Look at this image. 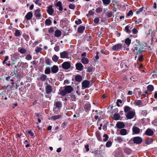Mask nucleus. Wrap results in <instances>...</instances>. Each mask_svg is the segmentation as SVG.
I'll list each match as a JSON object with an SVG mask.
<instances>
[{
    "instance_id": "nucleus-58",
    "label": "nucleus",
    "mask_w": 157,
    "mask_h": 157,
    "mask_svg": "<svg viewBox=\"0 0 157 157\" xmlns=\"http://www.w3.org/2000/svg\"><path fill=\"white\" fill-rule=\"evenodd\" d=\"M41 0H36L35 1V2L36 4L40 5H41Z\"/></svg>"
},
{
    "instance_id": "nucleus-44",
    "label": "nucleus",
    "mask_w": 157,
    "mask_h": 157,
    "mask_svg": "<svg viewBox=\"0 0 157 157\" xmlns=\"http://www.w3.org/2000/svg\"><path fill=\"white\" fill-rule=\"evenodd\" d=\"M136 105L138 106H143V104L140 100H138L136 103Z\"/></svg>"
},
{
    "instance_id": "nucleus-29",
    "label": "nucleus",
    "mask_w": 157,
    "mask_h": 157,
    "mask_svg": "<svg viewBox=\"0 0 157 157\" xmlns=\"http://www.w3.org/2000/svg\"><path fill=\"white\" fill-rule=\"evenodd\" d=\"M75 79L76 81L80 82L82 80V77L80 75H77L75 77Z\"/></svg>"
},
{
    "instance_id": "nucleus-53",
    "label": "nucleus",
    "mask_w": 157,
    "mask_h": 157,
    "mask_svg": "<svg viewBox=\"0 0 157 157\" xmlns=\"http://www.w3.org/2000/svg\"><path fill=\"white\" fill-rule=\"evenodd\" d=\"M69 7L71 9H74L75 8V6L74 4H70L69 5Z\"/></svg>"
},
{
    "instance_id": "nucleus-32",
    "label": "nucleus",
    "mask_w": 157,
    "mask_h": 157,
    "mask_svg": "<svg viewBox=\"0 0 157 157\" xmlns=\"http://www.w3.org/2000/svg\"><path fill=\"white\" fill-rule=\"evenodd\" d=\"M25 58L27 60H30L32 59V56L30 54H28L26 56Z\"/></svg>"
},
{
    "instance_id": "nucleus-45",
    "label": "nucleus",
    "mask_w": 157,
    "mask_h": 157,
    "mask_svg": "<svg viewBox=\"0 0 157 157\" xmlns=\"http://www.w3.org/2000/svg\"><path fill=\"white\" fill-rule=\"evenodd\" d=\"M103 4L105 5H108L110 2V0H102Z\"/></svg>"
},
{
    "instance_id": "nucleus-34",
    "label": "nucleus",
    "mask_w": 157,
    "mask_h": 157,
    "mask_svg": "<svg viewBox=\"0 0 157 157\" xmlns=\"http://www.w3.org/2000/svg\"><path fill=\"white\" fill-rule=\"evenodd\" d=\"M131 43V40L129 38H126L125 40V43L128 46L130 45Z\"/></svg>"
},
{
    "instance_id": "nucleus-4",
    "label": "nucleus",
    "mask_w": 157,
    "mask_h": 157,
    "mask_svg": "<svg viewBox=\"0 0 157 157\" xmlns=\"http://www.w3.org/2000/svg\"><path fill=\"white\" fill-rule=\"evenodd\" d=\"M28 67V64L27 63H24L21 61L19 62L18 63V67H20L22 68H27Z\"/></svg>"
},
{
    "instance_id": "nucleus-41",
    "label": "nucleus",
    "mask_w": 157,
    "mask_h": 157,
    "mask_svg": "<svg viewBox=\"0 0 157 157\" xmlns=\"http://www.w3.org/2000/svg\"><path fill=\"white\" fill-rule=\"evenodd\" d=\"M96 136L98 140L99 141H101V138L100 134L98 132L96 133Z\"/></svg>"
},
{
    "instance_id": "nucleus-46",
    "label": "nucleus",
    "mask_w": 157,
    "mask_h": 157,
    "mask_svg": "<svg viewBox=\"0 0 157 157\" xmlns=\"http://www.w3.org/2000/svg\"><path fill=\"white\" fill-rule=\"evenodd\" d=\"M94 9H93L92 10H90L89 11V13L88 14H87L86 15L87 16L88 14L90 15H93L94 14Z\"/></svg>"
},
{
    "instance_id": "nucleus-51",
    "label": "nucleus",
    "mask_w": 157,
    "mask_h": 157,
    "mask_svg": "<svg viewBox=\"0 0 157 157\" xmlns=\"http://www.w3.org/2000/svg\"><path fill=\"white\" fill-rule=\"evenodd\" d=\"M112 144V142L110 141H109L106 143V146L107 147H109L111 146Z\"/></svg>"
},
{
    "instance_id": "nucleus-61",
    "label": "nucleus",
    "mask_w": 157,
    "mask_h": 157,
    "mask_svg": "<svg viewBox=\"0 0 157 157\" xmlns=\"http://www.w3.org/2000/svg\"><path fill=\"white\" fill-rule=\"evenodd\" d=\"M141 113L144 116H146L147 114V110H144L142 111Z\"/></svg>"
},
{
    "instance_id": "nucleus-36",
    "label": "nucleus",
    "mask_w": 157,
    "mask_h": 157,
    "mask_svg": "<svg viewBox=\"0 0 157 157\" xmlns=\"http://www.w3.org/2000/svg\"><path fill=\"white\" fill-rule=\"evenodd\" d=\"M116 140L119 143H121L123 141V139L120 136H118L117 137Z\"/></svg>"
},
{
    "instance_id": "nucleus-30",
    "label": "nucleus",
    "mask_w": 157,
    "mask_h": 157,
    "mask_svg": "<svg viewBox=\"0 0 157 157\" xmlns=\"http://www.w3.org/2000/svg\"><path fill=\"white\" fill-rule=\"evenodd\" d=\"M18 52L21 54H24L26 52V49L25 48H21L18 49Z\"/></svg>"
},
{
    "instance_id": "nucleus-62",
    "label": "nucleus",
    "mask_w": 157,
    "mask_h": 157,
    "mask_svg": "<svg viewBox=\"0 0 157 157\" xmlns=\"http://www.w3.org/2000/svg\"><path fill=\"white\" fill-rule=\"evenodd\" d=\"M133 12L132 10H130L127 13V16H129L131 15H132L133 14Z\"/></svg>"
},
{
    "instance_id": "nucleus-27",
    "label": "nucleus",
    "mask_w": 157,
    "mask_h": 157,
    "mask_svg": "<svg viewBox=\"0 0 157 157\" xmlns=\"http://www.w3.org/2000/svg\"><path fill=\"white\" fill-rule=\"evenodd\" d=\"M85 29V27L84 26H81L78 27V31L79 33H82Z\"/></svg>"
},
{
    "instance_id": "nucleus-6",
    "label": "nucleus",
    "mask_w": 157,
    "mask_h": 157,
    "mask_svg": "<svg viewBox=\"0 0 157 157\" xmlns=\"http://www.w3.org/2000/svg\"><path fill=\"white\" fill-rule=\"evenodd\" d=\"M55 107L54 109H58L59 110L62 107V104L61 102L60 101H55Z\"/></svg>"
},
{
    "instance_id": "nucleus-64",
    "label": "nucleus",
    "mask_w": 157,
    "mask_h": 157,
    "mask_svg": "<svg viewBox=\"0 0 157 157\" xmlns=\"http://www.w3.org/2000/svg\"><path fill=\"white\" fill-rule=\"evenodd\" d=\"M38 61H36V60H34L32 62H31V63H32V64L34 65H36L38 64Z\"/></svg>"
},
{
    "instance_id": "nucleus-56",
    "label": "nucleus",
    "mask_w": 157,
    "mask_h": 157,
    "mask_svg": "<svg viewBox=\"0 0 157 157\" xmlns=\"http://www.w3.org/2000/svg\"><path fill=\"white\" fill-rule=\"evenodd\" d=\"M99 19L98 18H95L94 20V22L95 23L98 24L99 22Z\"/></svg>"
},
{
    "instance_id": "nucleus-31",
    "label": "nucleus",
    "mask_w": 157,
    "mask_h": 157,
    "mask_svg": "<svg viewBox=\"0 0 157 157\" xmlns=\"http://www.w3.org/2000/svg\"><path fill=\"white\" fill-rule=\"evenodd\" d=\"M21 31L20 30H16L15 31L14 35L16 36H19L21 35Z\"/></svg>"
},
{
    "instance_id": "nucleus-52",
    "label": "nucleus",
    "mask_w": 157,
    "mask_h": 157,
    "mask_svg": "<svg viewBox=\"0 0 157 157\" xmlns=\"http://www.w3.org/2000/svg\"><path fill=\"white\" fill-rule=\"evenodd\" d=\"M23 36L26 41H28L29 40V36L28 35H27V34L24 35H23Z\"/></svg>"
},
{
    "instance_id": "nucleus-35",
    "label": "nucleus",
    "mask_w": 157,
    "mask_h": 157,
    "mask_svg": "<svg viewBox=\"0 0 157 157\" xmlns=\"http://www.w3.org/2000/svg\"><path fill=\"white\" fill-rule=\"evenodd\" d=\"M113 117L115 120H119L120 118V115L118 113H115L113 115Z\"/></svg>"
},
{
    "instance_id": "nucleus-47",
    "label": "nucleus",
    "mask_w": 157,
    "mask_h": 157,
    "mask_svg": "<svg viewBox=\"0 0 157 157\" xmlns=\"http://www.w3.org/2000/svg\"><path fill=\"white\" fill-rule=\"evenodd\" d=\"M125 30L126 32L128 34H129L131 33V32L129 29V27L128 25L126 26L125 28Z\"/></svg>"
},
{
    "instance_id": "nucleus-33",
    "label": "nucleus",
    "mask_w": 157,
    "mask_h": 157,
    "mask_svg": "<svg viewBox=\"0 0 157 157\" xmlns=\"http://www.w3.org/2000/svg\"><path fill=\"white\" fill-rule=\"evenodd\" d=\"M147 90L150 91L152 92L154 90V86L152 85H149L147 87Z\"/></svg>"
},
{
    "instance_id": "nucleus-19",
    "label": "nucleus",
    "mask_w": 157,
    "mask_h": 157,
    "mask_svg": "<svg viewBox=\"0 0 157 157\" xmlns=\"http://www.w3.org/2000/svg\"><path fill=\"white\" fill-rule=\"evenodd\" d=\"M56 6L57 7H59V10L60 11H62L63 10V7L62 6V3L60 1H59L57 2Z\"/></svg>"
},
{
    "instance_id": "nucleus-55",
    "label": "nucleus",
    "mask_w": 157,
    "mask_h": 157,
    "mask_svg": "<svg viewBox=\"0 0 157 157\" xmlns=\"http://www.w3.org/2000/svg\"><path fill=\"white\" fill-rule=\"evenodd\" d=\"M54 29L53 27H50L48 30V32L50 33H51L54 32Z\"/></svg>"
},
{
    "instance_id": "nucleus-13",
    "label": "nucleus",
    "mask_w": 157,
    "mask_h": 157,
    "mask_svg": "<svg viewBox=\"0 0 157 157\" xmlns=\"http://www.w3.org/2000/svg\"><path fill=\"white\" fill-rule=\"evenodd\" d=\"M132 130L134 134H138L140 133V129L138 128L135 126H134L132 127Z\"/></svg>"
},
{
    "instance_id": "nucleus-23",
    "label": "nucleus",
    "mask_w": 157,
    "mask_h": 157,
    "mask_svg": "<svg viewBox=\"0 0 157 157\" xmlns=\"http://www.w3.org/2000/svg\"><path fill=\"white\" fill-rule=\"evenodd\" d=\"M51 71L52 72L56 73L58 71V67L56 66H54L51 68Z\"/></svg>"
},
{
    "instance_id": "nucleus-2",
    "label": "nucleus",
    "mask_w": 157,
    "mask_h": 157,
    "mask_svg": "<svg viewBox=\"0 0 157 157\" xmlns=\"http://www.w3.org/2000/svg\"><path fill=\"white\" fill-rule=\"evenodd\" d=\"M124 112L127 118L131 119L134 117L135 115V112L131 111V108L128 106H125L124 107Z\"/></svg>"
},
{
    "instance_id": "nucleus-24",
    "label": "nucleus",
    "mask_w": 157,
    "mask_h": 157,
    "mask_svg": "<svg viewBox=\"0 0 157 157\" xmlns=\"http://www.w3.org/2000/svg\"><path fill=\"white\" fill-rule=\"evenodd\" d=\"M116 126L117 128H124L125 125L124 124L121 122H118L116 124Z\"/></svg>"
},
{
    "instance_id": "nucleus-54",
    "label": "nucleus",
    "mask_w": 157,
    "mask_h": 157,
    "mask_svg": "<svg viewBox=\"0 0 157 157\" xmlns=\"http://www.w3.org/2000/svg\"><path fill=\"white\" fill-rule=\"evenodd\" d=\"M41 41L40 40L35 41L33 44V46L35 47Z\"/></svg>"
},
{
    "instance_id": "nucleus-16",
    "label": "nucleus",
    "mask_w": 157,
    "mask_h": 157,
    "mask_svg": "<svg viewBox=\"0 0 157 157\" xmlns=\"http://www.w3.org/2000/svg\"><path fill=\"white\" fill-rule=\"evenodd\" d=\"M65 90L67 93H69L73 90V89L71 86H67L65 87Z\"/></svg>"
},
{
    "instance_id": "nucleus-38",
    "label": "nucleus",
    "mask_w": 157,
    "mask_h": 157,
    "mask_svg": "<svg viewBox=\"0 0 157 157\" xmlns=\"http://www.w3.org/2000/svg\"><path fill=\"white\" fill-rule=\"evenodd\" d=\"M153 140L151 138H149L145 141V143L147 144H151L153 142Z\"/></svg>"
},
{
    "instance_id": "nucleus-42",
    "label": "nucleus",
    "mask_w": 157,
    "mask_h": 157,
    "mask_svg": "<svg viewBox=\"0 0 157 157\" xmlns=\"http://www.w3.org/2000/svg\"><path fill=\"white\" fill-rule=\"evenodd\" d=\"M42 50V48L39 47H37L35 49V51L36 54H37L38 53L40 52Z\"/></svg>"
},
{
    "instance_id": "nucleus-1",
    "label": "nucleus",
    "mask_w": 157,
    "mask_h": 157,
    "mask_svg": "<svg viewBox=\"0 0 157 157\" xmlns=\"http://www.w3.org/2000/svg\"><path fill=\"white\" fill-rule=\"evenodd\" d=\"M145 46L143 44L139 43L138 44L135 45L132 48L133 52H135L136 55L141 54L144 51Z\"/></svg>"
},
{
    "instance_id": "nucleus-60",
    "label": "nucleus",
    "mask_w": 157,
    "mask_h": 157,
    "mask_svg": "<svg viewBox=\"0 0 157 157\" xmlns=\"http://www.w3.org/2000/svg\"><path fill=\"white\" fill-rule=\"evenodd\" d=\"M115 157H123L122 155H120L118 152H116L114 155Z\"/></svg>"
},
{
    "instance_id": "nucleus-48",
    "label": "nucleus",
    "mask_w": 157,
    "mask_h": 157,
    "mask_svg": "<svg viewBox=\"0 0 157 157\" xmlns=\"http://www.w3.org/2000/svg\"><path fill=\"white\" fill-rule=\"evenodd\" d=\"M103 137H104L103 140L105 142L107 141L109 138L108 135L106 134H104L103 136Z\"/></svg>"
},
{
    "instance_id": "nucleus-8",
    "label": "nucleus",
    "mask_w": 157,
    "mask_h": 157,
    "mask_svg": "<svg viewBox=\"0 0 157 157\" xmlns=\"http://www.w3.org/2000/svg\"><path fill=\"white\" fill-rule=\"evenodd\" d=\"M90 82L89 81L86 80L82 82V89H84L89 87L90 85Z\"/></svg>"
},
{
    "instance_id": "nucleus-18",
    "label": "nucleus",
    "mask_w": 157,
    "mask_h": 157,
    "mask_svg": "<svg viewBox=\"0 0 157 157\" xmlns=\"http://www.w3.org/2000/svg\"><path fill=\"white\" fill-rule=\"evenodd\" d=\"M76 69L79 71H81L83 67V65L80 63H77L76 64Z\"/></svg>"
},
{
    "instance_id": "nucleus-63",
    "label": "nucleus",
    "mask_w": 157,
    "mask_h": 157,
    "mask_svg": "<svg viewBox=\"0 0 157 157\" xmlns=\"http://www.w3.org/2000/svg\"><path fill=\"white\" fill-rule=\"evenodd\" d=\"M54 49L56 52H58L59 50V46H56L54 47Z\"/></svg>"
},
{
    "instance_id": "nucleus-14",
    "label": "nucleus",
    "mask_w": 157,
    "mask_h": 157,
    "mask_svg": "<svg viewBox=\"0 0 157 157\" xmlns=\"http://www.w3.org/2000/svg\"><path fill=\"white\" fill-rule=\"evenodd\" d=\"M48 79L47 76L44 74L41 75L40 77V80L42 82H44Z\"/></svg>"
},
{
    "instance_id": "nucleus-12",
    "label": "nucleus",
    "mask_w": 157,
    "mask_h": 157,
    "mask_svg": "<svg viewBox=\"0 0 157 157\" xmlns=\"http://www.w3.org/2000/svg\"><path fill=\"white\" fill-rule=\"evenodd\" d=\"M60 57L61 58H68V54L66 51H63L60 53Z\"/></svg>"
},
{
    "instance_id": "nucleus-49",
    "label": "nucleus",
    "mask_w": 157,
    "mask_h": 157,
    "mask_svg": "<svg viewBox=\"0 0 157 157\" xmlns=\"http://www.w3.org/2000/svg\"><path fill=\"white\" fill-rule=\"evenodd\" d=\"M102 10L101 7H98L96 10V11L97 13H100L102 12Z\"/></svg>"
},
{
    "instance_id": "nucleus-25",
    "label": "nucleus",
    "mask_w": 157,
    "mask_h": 157,
    "mask_svg": "<svg viewBox=\"0 0 157 157\" xmlns=\"http://www.w3.org/2000/svg\"><path fill=\"white\" fill-rule=\"evenodd\" d=\"M61 32L60 30H56L55 33V36L56 37H59L61 36Z\"/></svg>"
},
{
    "instance_id": "nucleus-10",
    "label": "nucleus",
    "mask_w": 157,
    "mask_h": 157,
    "mask_svg": "<svg viewBox=\"0 0 157 157\" xmlns=\"http://www.w3.org/2000/svg\"><path fill=\"white\" fill-rule=\"evenodd\" d=\"M46 92L47 94H51L52 91V86L50 85H47L45 87Z\"/></svg>"
},
{
    "instance_id": "nucleus-11",
    "label": "nucleus",
    "mask_w": 157,
    "mask_h": 157,
    "mask_svg": "<svg viewBox=\"0 0 157 157\" xmlns=\"http://www.w3.org/2000/svg\"><path fill=\"white\" fill-rule=\"evenodd\" d=\"M154 132L150 128H148L146 130L145 132V133L146 135L151 136L153 135Z\"/></svg>"
},
{
    "instance_id": "nucleus-43",
    "label": "nucleus",
    "mask_w": 157,
    "mask_h": 157,
    "mask_svg": "<svg viewBox=\"0 0 157 157\" xmlns=\"http://www.w3.org/2000/svg\"><path fill=\"white\" fill-rule=\"evenodd\" d=\"M59 57L56 55H54L52 57V59L53 61L56 62L58 59Z\"/></svg>"
},
{
    "instance_id": "nucleus-15",
    "label": "nucleus",
    "mask_w": 157,
    "mask_h": 157,
    "mask_svg": "<svg viewBox=\"0 0 157 157\" xmlns=\"http://www.w3.org/2000/svg\"><path fill=\"white\" fill-rule=\"evenodd\" d=\"M33 14L32 12L30 11L25 16V18L27 20H30L33 17Z\"/></svg>"
},
{
    "instance_id": "nucleus-21",
    "label": "nucleus",
    "mask_w": 157,
    "mask_h": 157,
    "mask_svg": "<svg viewBox=\"0 0 157 157\" xmlns=\"http://www.w3.org/2000/svg\"><path fill=\"white\" fill-rule=\"evenodd\" d=\"M40 11V9H37L35 11V14L36 17H39L41 16Z\"/></svg>"
},
{
    "instance_id": "nucleus-37",
    "label": "nucleus",
    "mask_w": 157,
    "mask_h": 157,
    "mask_svg": "<svg viewBox=\"0 0 157 157\" xmlns=\"http://www.w3.org/2000/svg\"><path fill=\"white\" fill-rule=\"evenodd\" d=\"M124 151L125 153L127 154H130L131 152V150L130 148L127 147L124 149Z\"/></svg>"
},
{
    "instance_id": "nucleus-22",
    "label": "nucleus",
    "mask_w": 157,
    "mask_h": 157,
    "mask_svg": "<svg viewBox=\"0 0 157 157\" xmlns=\"http://www.w3.org/2000/svg\"><path fill=\"white\" fill-rule=\"evenodd\" d=\"M62 117V116L60 115H57L53 116L49 118V119L54 121L60 119Z\"/></svg>"
},
{
    "instance_id": "nucleus-50",
    "label": "nucleus",
    "mask_w": 157,
    "mask_h": 157,
    "mask_svg": "<svg viewBox=\"0 0 157 157\" xmlns=\"http://www.w3.org/2000/svg\"><path fill=\"white\" fill-rule=\"evenodd\" d=\"M67 93L66 90H62L60 92V94L62 96H64L66 95Z\"/></svg>"
},
{
    "instance_id": "nucleus-40",
    "label": "nucleus",
    "mask_w": 157,
    "mask_h": 157,
    "mask_svg": "<svg viewBox=\"0 0 157 157\" xmlns=\"http://www.w3.org/2000/svg\"><path fill=\"white\" fill-rule=\"evenodd\" d=\"M44 72L46 74H49L51 72L50 68L49 67H46L45 70Z\"/></svg>"
},
{
    "instance_id": "nucleus-9",
    "label": "nucleus",
    "mask_w": 157,
    "mask_h": 157,
    "mask_svg": "<svg viewBox=\"0 0 157 157\" xmlns=\"http://www.w3.org/2000/svg\"><path fill=\"white\" fill-rule=\"evenodd\" d=\"M62 66L64 69H68L70 68L71 65L70 63L68 62H65L62 64Z\"/></svg>"
},
{
    "instance_id": "nucleus-59",
    "label": "nucleus",
    "mask_w": 157,
    "mask_h": 157,
    "mask_svg": "<svg viewBox=\"0 0 157 157\" xmlns=\"http://www.w3.org/2000/svg\"><path fill=\"white\" fill-rule=\"evenodd\" d=\"M113 16L112 12H109L107 14V16L108 18L111 17Z\"/></svg>"
},
{
    "instance_id": "nucleus-3",
    "label": "nucleus",
    "mask_w": 157,
    "mask_h": 157,
    "mask_svg": "<svg viewBox=\"0 0 157 157\" xmlns=\"http://www.w3.org/2000/svg\"><path fill=\"white\" fill-rule=\"evenodd\" d=\"M14 75V77L16 76V75L14 73H11L9 76L5 77V79L8 81L13 82L14 81L13 79V78L12 77V76Z\"/></svg>"
},
{
    "instance_id": "nucleus-39",
    "label": "nucleus",
    "mask_w": 157,
    "mask_h": 157,
    "mask_svg": "<svg viewBox=\"0 0 157 157\" xmlns=\"http://www.w3.org/2000/svg\"><path fill=\"white\" fill-rule=\"evenodd\" d=\"M52 22L51 20L49 19H47L45 20V23L46 25H49L51 24Z\"/></svg>"
},
{
    "instance_id": "nucleus-17",
    "label": "nucleus",
    "mask_w": 157,
    "mask_h": 157,
    "mask_svg": "<svg viewBox=\"0 0 157 157\" xmlns=\"http://www.w3.org/2000/svg\"><path fill=\"white\" fill-rule=\"evenodd\" d=\"M91 108V105L88 103H86L85 105L84 109L85 111L89 112Z\"/></svg>"
},
{
    "instance_id": "nucleus-57",
    "label": "nucleus",
    "mask_w": 157,
    "mask_h": 157,
    "mask_svg": "<svg viewBox=\"0 0 157 157\" xmlns=\"http://www.w3.org/2000/svg\"><path fill=\"white\" fill-rule=\"evenodd\" d=\"M143 9V7H142L140 8L136 12V13L137 14H139L141 12Z\"/></svg>"
},
{
    "instance_id": "nucleus-26",
    "label": "nucleus",
    "mask_w": 157,
    "mask_h": 157,
    "mask_svg": "<svg viewBox=\"0 0 157 157\" xmlns=\"http://www.w3.org/2000/svg\"><path fill=\"white\" fill-rule=\"evenodd\" d=\"M120 133L121 135H125L127 134V131L125 129H122L120 131Z\"/></svg>"
},
{
    "instance_id": "nucleus-28",
    "label": "nucleus",
    "mask_w": 157,
    "mask_h": 157,
    "mask_svg": "<svg viewBox=\"0 0 157 157\" xmlns=\"http://www.w3.org/2000/svg\"><path fill=\"white\" fill-rule=\"evenodd\" d=\"M81 62L84 64H86L89 62L88 59L85 57H83L81 59Z\"/></svg>"
},
{
    "instance_id": "nucleus-5",
    "label": "nucleus",
    "mask_w": 157,
    "mask_h": 157,
    "mask_svg": "<svg viewBox=\"0 0 157 157\" xmlns=\"http://www.w3.org/2000/svg\"><path fill=\"white\" fill-rule=\"evenodd\" d=\"M122 48V45L121 44H117L113 46L112 49L114 51H119Z\"/></svg>"
},
{
    "instance_id": "nucleus-20",
    "label": "nucleus",
    "mask_w": 157,
    "mask_h": 157,
    "mask_svg": "<svg viewBox=\"0 0 157 157\" xmlns=\"http://www.w3.org/2000/svg\"><path fill=\"white\" fill-rule=\"evenodd\" d=\"M47 12L50 15H52L54 13V10L52 6H49L47 10Z\"/></svg>"
},
{
    "instance_id": "nucleus-7",
    "label": "nucleus",
    "mask_w": 157,
    "mask_h": 157,
    "mask_svg": "<svg viewBox=\"0 0 157 157\" xmlns=\"http://www.w3.org/2000/svg\"><path fill=\"white\" fill-rule=\"evenodd\" d=\"M133 141L135 144H140L142 142V139L141 137L137 136L134 138Z\"/></svg>"
}]
</instances>
